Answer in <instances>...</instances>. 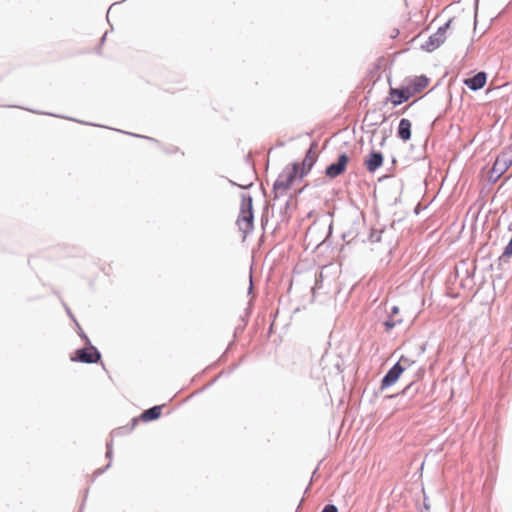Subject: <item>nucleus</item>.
<instances>
[{"label":"nucleus","mask_w":512,"mask_h":512,"mask_svg":"<svg viewBox=\"0 0 512 512\" xmlns=\"http://www.w3.org/2000/svg\"><path fill=\"white\" fill-rule=\"evenodd\" d=\"M237 226L245 238L254 229L253 200L249 194H241L240 212L237 218Z\"/></svg>","instance_id":"obj_1"},{"label":"nucleus","mask_w":512,"mask_h":512,"mask_svg":"<svg viewBox=\"0 0 512 512\" xmlns=\"http://www.w3.org/2000/svg\"><path fill=\"white\" fill-rule=\"evenodd\" d=\"M300 164L298 162H294L291 165V168L284 169L277 177L273 184V193L274 199L278 198L284 192H286L292 183L294 182L296 176L299 173Z\"/></svg>","instance_id":"obj_2"},{"label":"nucleus","mask_w":512,"mask_h":512,"mask_svg":"<svg viewBox=\"0 0 512 512\" xmlns=\"http://www.w3.org/2000/svg\"><path fill=\"white\" fill-rule=\"evenodd\" d=\"M512 165V150L505 149L497 157L490 170L489 180L496 182Z\"/></svg>","instance_id":"obj_3"},{"label":"nucleus","mask_w":512,"mask_h":512,"mask_svg":"<svg viewBox=\"0 0 512 512\" xmlns=\"http://www.w3.org/2000/svg\"><path fill=\"white\" fill-rule=\"evenodd\" d=\"M452 20H448L445 24L440 26L435 33L430 35L428 39L421 45V48L427 52H432L440 47L446 40V33L450 27Z\"/></svg>","instance_id":"obj_4"},{"label":"nucleus","mask_w":512,"mask_h":512,"mask_svg":"<svg viewBox=\"0 0 512 512\" xmlns=\"http://www.w3.org/2000/svg\"><path fill=\"white\" fill-rule=\"evenodd\" d=\"M100 359L101 353L95 346L90 344L88 347L77 349L75 356L71 358V361L93 364L99 362Z\"/></svg>","instance_id":"obj_5"},{"label":"nucleus","mask_w":512,"mask_h":512,"mask_svg":"<svg viewBox=\"0 0 512 512\" xmlns=\"http://www.w3.org/2000/svg\"><path fill=\"white\" fill-rule=\"evenodd\" d=\"M406 359L404 357H401V359L395 363L384 375L381 381V389L384 390L393 384H395L402 373L404 372V367L401 365V362L405 361Z\"/></svg>","instance_id":"obj_6"},{"label":"nucleus","mask_w":512,"mask_h":512,"mask_svg":"<svg viewBox=\"0 0 512 512\" xmlns=\"http://www.w3.org/2000/svg\"><path fill=\"white\" fill-rule=\"evenodd\" d=\"M349 162V157L346 153H342L338 156L336 162L328 165L325 169V175L331 179H334L341 174H343L346 170L347 164Z\"/></svg>","instance_id":"obj_7"},{"label":"nucleus","mask_w":512,"mask_h":512,"mask_svg":"<svg viewBox=\"0 0 512 512\" xmlns=\"http://www.w3.org/2000/svg\"><path fill=\"white\" fill-rule=\"evenodd\" d=\"M390 101L393 106H398L406 101H408L412 96L413 92L411 91V87H401V88H391L390 89Z\"/></svg>","instance_id":"obj_8"},{"label":"nucleus","mask_w":512,"mask_h":512,"mask_svg":"<svg viewBox=\"0 0 512 512\" xmlns=\"http://www.w3.org/2000/svg\"><path fill=\"white\" fill-rule=\"evenodd\" d=\"M316 143H313L310 148L306 151V154H305V157L302 161V164L300 165V169H299V177L300 178H303L304 176H306L310 170L312 169L313 165L315 164L316 162V153H315V148H316Z\"/></svg>","instance_id":"obj_9"},{"label":"nucleus","mask_w":512,"mask_h":512,"mask_svg":"<svg viewBox=\"0 0 512 512\" xmlns=\"http://www.w3.org/2000/svg\"><path fill=\"white\" fill-rule=\"evenodd\" d=\"M384 157L380 151L372 150L364 161L369 173H374L383 165Z\"/></svg>","instance_id":"obj_10"},{"label":"nucleus","mask_w":512,"mask_h":512,"mask_svg":"<svg viewBox=\"0 0 512 512\" xmlns=\"http://www.w3.org/2000/svg\"><path fill=\"white\" fill-rule=\"evenodd\" d=\"M487 81V74L480 71L464 80V84L472 91H478L484 87Z\"/></svg>","instance_id":"obj_11"},{"label":"nucleus","mask_w":512,"mask_h":512,"mask_svg":"<svg viewBox=\"0 0 512 512\" xmlns=\"http://www.w3.org/2000/svg\"><path fill=\"white\" fill-rule=\"evenodd\" d=\"M411 121L406 118H402L399 121L397 128V136L404 142L411 139Z\"/></svg>","instance_id":"obj_12"},{"label":"nucleus","mask_w":512,"mask_h":512,"mask_svg":"<svg viewBox=\"0 0 512 512\" xmlns=\"http://www.w3.org/2000/svg\"><path fill=\"white\" fill-rule=\"evenodd\" d=\"M161 408L162 406L155 405L145 410L143 413H141L140 420L144 422H149L158 419L161 415Z\"/></svg>","instance_id":"obj_13"},{"label":"nucleus","mask_w":512,"mask_h":512,"mask_svg":"<svg viewBox=\"0 0 512 512\" xmlns=\"http://www.w3.org/2000/svg\"><path fill=\"white\" fill-rule=\"evenodd\" d=\"M106 448H107L106 458H108L110 460V462L104 468L97 469L94 472V477H97V476L101 475L102 473H104L111 466V459L113 457V442H112V439H110V441L107 442Z\"/></svg>","instance_id":"obj_14"},{"label":"nucleus","mask_w":512,"mask_h":512,"mask_svg":"<svg viewBox=\"0 0 512 512\" xmlns=\"http://www.w3.org/2000/svg\"><path fill=\"white\" fill-rule=\"evenodd\" d=\"M428 85V79L425 76L417 77L411 87V91L414 93L420 92L422 89H424Z\"/></svg>","instance_id":"obj_15"},{"label":"nucleus","mask_w":512,"mask_h":512,"mask_svg":"<svg viewBox=\"0 0 512 512\" xmlns=\"http://www.w3.org/2000/svg\"><path fill=\"white\" fill-rule=\"evenodd\" d=\"M420 391V384L417 382L409 383L402 391L401 394L409 398L414 397Z\"/></svg>","instance_id":"obj_16"},{"label":"nucleus","mask_w":512,"mask_h":512,"mask_svg":"<svg viewBox=\"0 0 512 512\" xmlns=\"http://www.w3.org/2000/svg\"><path fill=\"white\" fill-rule=\"evenodd\" d=\"M383 233V230H376V229H372L371 232H370V235H369V240L372 242V243H378L381 241V235Z\"/></svg>","instance_id":"obj_17"},{"label":"nucleus","mask_w":512,"mask_h":512,"mask_svg":"<svg viewBox=\"0 0 512 512\" xmlns=\"http://www.w3.org/2000/svg\"><path fill=\"white\" fill-rule=\"evenodd\" d=\"M402 322L401 319H393L391 318V316H389V319H387L385 322H384V326L386 328L387 331L393 329L397 324H400Z\"/></svg>","instance_id":"obj_18"},{"label":"nucleus","mask_w":512,"mask_h":512,"mask_svg":"<svg viewBox=\"0 0 512 512\" xmlns=\"http://www.w3.org/2000/svg\"><path fill=\"white\" fill-rule=\"evenodd\" d=\"M139 419H140V417L139 418L135 417V418L131 419V425L124 426V432L125 433H130L135 428V426L137 425Z\"/></svg>","instance_id":"obj_19"},{"label":"nucleus","mask_w":512,"mask_h":512,"mask_svg":"<svg viewBox=\"0 0 512 512\" xmlns=\"http://www.w3.org/2000/svg\"><path fill=\"white\" fill-rule=\"evenodd\" d=\"M76 325H77V328H78L79 336L85 341V343L87 345H90L91 342H90V339L88 338V336L84 333V331L82 330V328L80 327V325L77 322H76Z\"/></svg>","instance_id":"obj_20"},{"label":"nucleus","mask_w":512,"mask_h":512,"mask_svg":"<svg viewBox=\"0 0 512 512\" xmlns=\"http://www.w3.org/2000/svg\"><path fill=\"white\" fill-rule=\"evenodd\" d=\"M124 434H126V433L124 432V426H123V427H119V428H117V429H114V430L111 432V435H110V436H111V439L113 440V438H114V437L122 436V435H124Z\"/></svg>","instance_id":"obj_21"},{"label":"nucleus","mask_w":512,"mask_h":512,"mask_svg":"<svg viewBox=\"0 0 512 512\" xmlns=\"http://www.w3.org/2000/svg\"><path fill=\"white\" fill-rule=\"evenodd\" d=\"M321 512H338V508L334 504H327Z\"/></svg>","instance_id":"obj_22"},{"label":"nucleus","mask_w":512,"mask_h":512,"mask_svg":"<svg viewBox=\"0 0 512 512\" xmlns=\"http://www.w3.org/2000/svg\"><path fill=\"white\" fill-rule=\"evenodd\" d=\"M398 312H399V308L397 306H393L391 308V312H390L389 316H391V318H393V316L396 315Z\"/></svg>","instance_id":"obj_23"},{"label":"nucleus","mask_w":512,"mask_h":512,"mask_svg":"<svg viewBox=\"0 0 512 512\" xmlns=\"http://www.w3.org/2000/svg\"><path fill=\"white\" fill-rule=\"evenodd\" d=\"M65 310H66L67 314L69 315V317L76 323L77 321L74 318V315L72 314L71 310L67 306H65Z\"/></svg>","instance_id":"obj_24"},{"label":"nucleus","mask_w":512,"mask_h":512,"mask_svg":"<svg viewBox=\"0 0 512 512\" xmlns=\"http://www.w3.org/2000/svg\"><path fill=\"white\" fill-rule=\"evenodd\" d=\"M28 111L30 112H33V113H36V114H45L44 112H41V111H36V110H32V109H27ZM47 115H51L50 113H46ZM53 116H56V117H59L58 115H54L52 114Z\"/></svg>","instance_id":"obj_25"},{"label":"nucleus","mask_w":512,"mask_h":512,"mask_svg":"<svg viewBox=\"0 0 512 512\" xmlns=\"http://www.w3.org/2000/svg\"><path fill=\"white\" fill-rule=\"evenodd\" d=\"M252 290H253V283H252V276L250 275V286H249L248 293H251Z\"/></svg>","instance_id":"obj_26"},{"label":"nucleus","mask_w":512,"mask_h":512,"mask_svg":"<svg viewBox=\"0 0 512 512\" xmlns=\"http://www.w3.org/2000/svg\"><path fill=\"white\" fill-rule=\"evenodd\" d=\"M132 135H133V136H135V137H141V135H139V134H132ZM142 138L149 139V137H144V136H142ZM150 140H153V139H152V138H150Z\"/></svg>","instance_id":"obj_27"},{"label":"nucleus","mask_w":512,"mask_h":512,"mask_svg":"<svg viewBox=\"0 0 512 512\" xmlns=\"http://www.w3.org/2000/svg\"><path fill=\"white\" fill-rule=\"evenodd\" d=\"M385 141H386V137L384 136L380 142V146H383L385 144Z\"/></svg>","instance_id":"obj_28"},{"label":"nucleus","mask_w":512,"mask_h":512,"mask_svg":"<svg viewBox=\"0 0 512 512\" xmlns=\"http://www.w3.org/2000/svg\"><path fill=\"white\" fill-rule=\"evenodd\" d=\"M106 36H107V32L102 36V38H101V44L105 41Z\"/></svg>","instance_id":"obj_29"},{"label":"nucleus","mask_w":512,"mask_h":512,"mask_svg":"<svg viewBox=\"0 0 512 512\" xmlns=\"http://www.w3.org/2000/svg\"><path fill=\"white\" fill-rule=\"evenodd\" d=\"M424 506H425V508H426L427 510L429 509V505H428V503L424 502Z\"/></svg>","instance_id":"obj_30"}]
</instances>
